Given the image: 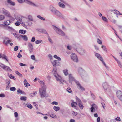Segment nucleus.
<instances>
[{
	"mask_svg": "<svg viewBox=\"0 0 122 122\" xmlns=\"http://www.w3.org/2000/svg\"><path fill=\"white\" fill-rule=\"evenodd\" d=\"M41 82V88L39 89V92L41 97L42 98L46 96V86L43 82L42 81Z\"/></svg>",
	"mask_w": 122,
	"mask_h": 122,
	"instance_id": "nucleus-1",
	"label": "nucleus"
},
{
	"mask_svg": "<svg viewBox=\"0 0 122 122\" xmlns=\"http://www.w3.org/2000/svg\"><path fill=\"white\" fill-rule=\"evenodd\" d=\"M76 102L78 103V105L80 108L81 109H83L84 108V106L82 105V103L81 101L77 97L76 98Z\"/></svg>",
	"mask_w": 122,
	"mask_h": 122,
	"instance_id": "nucleus-2",
	"label": "nucleus"
},
{
	"mask_svg": "<svg viewBox=\"0 0 122 122\" xmlns=\"http://www.w3.org/2000/svg\"><path fill=\"white\" fill-rule=\"evenodd\" d=\"M54 29L56 32L62 36L65 35V34L61 30L58 28L57 27L54 26Z\"/></svg>",
	"mask_w": 122,
	"mask_h": 122,
	"instance_id": "nucleus-3",
	"label": "nucleus"
},
{
	"mask_svg": "<svg viewBox=\"0 0 122 122\" xmlns=\"http://www.w3.org/2000/svg\"><path fill=\"white\" fill-rule=\"evenodd\" d=\"M95 56L98 59H100V61L102 62L104 65L106 66V65L105 62L103 61V60L102 57H101V56L99 54L97 53H96L95 54Z\"/></svg>",
	"mask_w": 122,
	"mask_h": 122,
	"instance_id": "nucleus-4",
	"label": "nucleus"
},
{
	"mask_svg": "<svg viewBox=\"0 0 122 122\" xmlns=\"http://www.w3.org/2000/svg\"><path fill=\"white\" fill-rule=\"evenodd\" d=\"M71 59L74 61L77 62L78 61V59L77 56L75 54H71Z\"/></svg>",
	"mask_w": 122,
	"mask_h": 122,
	"instance_id": "nucleus-5",
	"label": "nucleus"
},
{
	"mask_svg": "<svg viewBox=\"0 0 122 122\" xmlns=\"http://www.w3.org/2000/svg\"><path fill=\"white\" fill-rule=\"evenodd\" d=\"M54 76L56 78L57 80L58 81L60 82V83H62V82H64V81L62 78L61 77L58 75L57 76L55 75Z\"/></svg>",
	"mask_w": 122,
	"mask_h": 122,
	"instance_id": "nucleus-6",
	"label": "nucleus"
},
{
	"mask_svg": "<svg viewBox=\"0 0 122 122\" xmlns=\"http://www.w3.org/2000/svg\"><path fill=\"white\" fill-rule=\"evenodd\" d=\"M75 83L77 85L78 87H79V88L80 90L81 91H83L85 90L84 88L81 86L78 81H76Z\"/></svg>",
	"mask_w": 122,
	"mask_h": 122,
	"instance_id": "nucleus-7",
	"label": "nucleus"
},
{
	"mask_svg": "<svg viewBox=\"0 0 122 122\" xmlns=\"http://www.w3.org/2000/svg\"><path fill=\"white\" fill-rule=\"evenodd\" d=\"M53 8V10H51V11L53 12L54 14H55L56 15L60 16H61V14L59 11L57 10L54 9V8Z\"/></svg>",
	"mask_w": 122,
	"mask_h": 122,
	"instance_id": "nucleus-8",
	"label": "nucleus"
},
{
	"mask_svg": "<svg viewBox=\"0 0 122 122\" xmlns=\"http://www.w3.org/2000/svg\"><path fill=\"white\" fill-rule=\"evenodd\" d=\"M76 51L81 55H83L85 53V51L83 49L79 48L77 49Z\"/></svg>",
	"mask_w": 122,
	"mask_h": 122,
	"instance_id": "nucleus-9",
	"label": "nucleus"
},
{
	"mask_svg": "<svg viewBox=\"0 0 122 122\" xmlns=\"http://www.w3.org/2000/svg\"><path fill=\"white\" fill-rule=\"evenodd\" d=\"M69 79L70 83H71V81H74L75 82V81H76L73 77L71 74H70L69 75Z\"/></svg>",
	"mask_w": 122,
	"mask_h": 122,
	"instance_id": "nucleus-10",
	"label": "nucleus"
},
{
	"mask_svg": "<svg viewBox=\"0 0 122 122\" xmlns=\"http://www.w3.org/2000/svg\"><path fill=\"white\" fill-rule=\"evenodd\" d=\"M3 12L4 14L7 16L10 17H11L10 13L5 10L4 9L3 10Z\"/></svg>",
	"mask_w": 122,
	"mask_h": 122,
	"instance_id": "nucleus-11",
	"label": "nucleus"
},
{
	"mask_svg": "<svg viewBox=\"0 0 122 122\" xmlns=\"http://www.w3.org/2000/svg\"><path fill=\"white\" fill-rule=\"evenodd\" d=\"M96 107L97 106L94 104H93L92 105L91 107L90 108L91 111L92 112H95V108H96Z\"/></svg>",
	"mask_w": 122,
	"mask_h": 122,
	"instance_id": "nucleus-12",
	"label": "nucleus"
},
{
	"mask_svg": "<svg viewBox=\"0 0 122 122\" xmlns=\"http://www.w3.org/2000/svg\"><path fill=\"white\" fill-rule=\"evenodd\" d=\"M9 39L8 38H6L5 39L3 40V43L5 45H7L11 41L9 40Z\"/></svg>",
	"mask_w": 122,
	"mask_h": 122,
	"instance_id": "nucleus-13",
	"label": "nucleus"
},
{
	"mask_svg": "<svg viewBox=\"0 0 122 122\" xmlns=\"http://www.w3.org/2000/svg\"><path fill=\"white\" fill-rule=\"evenodd\" d=\"M29 49L30 52L32 51L33 49V46L31 43H29L28 44Z\"/></svg>",
	"mask_w": 122,
	"mask_h": 122,
	"instance_id": "nucleus-14",
	"label": "nucleus"
},
{
	"mask_svg": "<svg viewBox=\"0 0 122 122\" xmlns=\"http://www.w3.org/2000/svg\"><path fill=\"white\" fill-rule=\"evenodd\" d=\"M77 105V103L76 102H75L73 101L72 103H71V106L72 107L75 108V109L76 107V106Z\"/></svg>",
	"mask_w": 122,
	"mask_h": 122,
	"instance_id": "nucleus-15",
	"label": "nucleus"
},
{
	"mask_svg": "<svg viewBox=\"0 0 122 122\" xmlns=\"http://www.w3.org/2000/svg\"><path fill=\"white\" fill-rule=\"evenodd\" d=\"M117 95L119 98L122 96V94L121 92L120 91H118L117 92Z\"/></svg>",
	"mask_w": 122,
	"mask_h": 122,
	"instance_id": "nucleus-16",
	"label": "nucleus"
},
{
	"mask_svg": "<svg viewBox=\"0 0 122 122\" xmlns=\"http://www.w3.org/2000/svg\"><path fill=\"white\" fill-rule=\"evenodd\" d=\"M103 88L105 89H107L108 88V86L106 82L103 83L102 84Z\"/></svg>",
	"mask_w": 122,
	"mask_h": 122,
	"instance_id": "nucleus-17",
	"label": "nucleus"
},
{
	"mask_svg": "<svg viewBox=\"0 0 122 122\" xmlns=\"http://www.w3.org/2000/svg\"><path fill=\"white\" fill-rule=\"evenodd\" d=\"M20 36L22 38L23 40L25 41H26L28 40L27 37L26 35H20Z\"/></svg>",
	"mask_w": 122,
	"mask_h": 122,
	"instance_id": "nucleus-18",
	"label": "nucleus"
},
{
	"mask_svg": "<svg viewBox=\"0 0 122 122\" xmlns=\"http://www.w3.org/2000/svg\"><path fill=\"white\" fill-rule=\"evenodd\" d=\"M24 83L25 86L26 87H28L30 86V84L27 82L26 79L24 80Z\"/></svg>",
	"mask_w": 122,
	"mask_h": 122,
	"instance_id": "nucleus-19",
	"label": "nucleus"
},
{
	"mask_svg": "<svg viewBox=\"0 0 122 122\" xmlns=\"http://www.w3.org/2000/svg\"><path fill=\"white\" fill-rule=\"evenodd\" d=\"M7 2L8 3L14 6L15 5V3L12 2L11 0H8Z\"/></svg>",
	"mask_w": 122,
	"mask_h": 122,
	"instance_id": "nucleus-20",
	"label": "nucleus"
},
{
	"mask_svg": "<svg viewBox=\"0 0 122 122\" xmlns=\"http://www.w3.org/2000/svg\"><path fill=\"white\" fill-rule=\"evenodd\" d=\"M17 92H18V94H25V92L22 90H21L20 89H18Z\"/></svg>",
	"mask_w": 122,
	"mask_h": 122,
	"instance_id": "nucleus-21",
	"label": "nucleus"
},
{
	"mask_svg": "<svg viewBox=\"0 0 122 122\" xmlns=\"http://www.w3.org/2000/svg\"><path fill=\"white\" fill-rule=\"evenodd\" d=\"M3 69L5 70H7L9 71H11V70L10 69V67L5 65V66Z\"/></svg>",
	"mask_w": 122,
	"mask_h": 122,
	"instance_id": "nucleus-22",
	"label": "nucleus"
},
{
	"mask_svg": "<svg viewBox=\"0 0 122 122\" xmlns=\"http://www.w3.org/2000/svg\"><path fill=\"white\" fill-rule=\"evenodd\" d=\"M10 23V20H7L5 21L4 24L5 25H9Z\"/></svg>",
	"mask_w": 122,
	"mask_h": 122,
	"instance_id": "nucleus-23",
	"label": "nucleus"
},
{
	"mask_svg": "<svg viewBox=\"0 0 122 122\" xmlns=\"http://www.w3.org/2000/svg\"><path fill=\"white\" fill-rule=\"evenodd\" d=\"M58 61L57 60H55L52 63V64L54 67L56 66V65H58L57 63Z\"/></svg>",
	"mask_w": 122,
	"mask_h": 122,
	"instance_id": "nucleus-24",
	"label": "nucleus"
},
{
	"mask_svg": "<svg viewBox=\"0 0 122 122\" xmlns=\"http://www.w3.org/2000/svg\"><path fill=\"white\" fill-rule=\"evenodd\" d=\"M26 32V31L24 30H20L19 31L20 33L23 34H25Z\"/></svg>",
	"mask_w": 122,
	"mask_h": 122,
	"instance_id": "nucleus-25",
	"label": "nucleus"
},
{
	"mask_svg": "<svg viewBox=\"0 0 122 122\" xmlns=\"http://www.w3.org/2000/svg\"><path fill=\"white\" fill-rule=\"evenodd\" d=\"M59 6L61 7L64 8L65 7V5L64 4L61 2H59L58 4Z\"/></svg>",
	"mask_w": 122,
	"mask_h": 122,
	"instance_id": "nucleus-26",
	"label": "nucleus"
},
{
	"mask_svg": "<svg viewBox=\"0 0 122 122\" xmlns=\"http://www.w3.org/2000/svg\"><path fill=\"white\" fill-rule=\"evenodd\" d=\"M53 109L56 111H57L59 110L60 108L59 107L54 106V107Z\"/></svg>",
	"mask_w": 122,
	"mask_h": 122,
	"instance_id": "nucleus-27",
	"label": "nucleus"
},
{
	"mask_svg": "<svg viewBox=\"0 0 122 122\" xmlns=\"http://www.w3.org/2000/svg\"><path fill=\"white\" fill-rule=\"evenodd\" d=\"M68 70L67 69H65L63 71V72L64 74L66 76L67 75L68 73Z\"/></svg>",
	"mask_w": 122,
	"mask_h": 122,
	"instance_id": "nucleus-28",
	"label": "nucleus"
},
{
	"mask_svg": "<svg viewBox=\"0 0 122 122\" xmlns=\"http://www.w3.org/2000/svg\"><path fill=\"white\" fill-rule=\"evenodd\" d=\"M50 116L51 117L53 118H56V115H55L54 114H51L50 115Z\"/></svg>",
	"mask_w": 122,
	"mask_h": 122,
	"instance_id": "nucleus-29",
	"label": "nucleus"
},
{
	"mask_svg": "<svg viewBox=\"0 0 122 122\" xmlns=\"http://www.w3.org/2000/svg\"><path fill=\"white\" fill-rule=\"evenodd\" d=\"M27 97H26L22 96L20 97V99L21 100H23L24 101H25L26 100Z\"/></svg>",
	"mask_w": 122,
	"mask_h": 122,
	"instance_id": "nucleus-30",
	"label": "nucleus"
},
{
	"mask_svg": "<svg viewBox=\"0 0 122 122\" xmlns=\"http://www.w3.org/2000/svg\"><path fill=\"white\" fill-rule=\"evenodd\" d=\"M53 57L54 58H55L56 59H57L59 61H61V59L59 57L57 56L56 55H54V56Z\"/></svg>",
	"mask_w": 122,
	"mask_h": 122,
	"instance_id": "nucleus-31",
	"label": "nucleus"
},
{
	"mask_svg": "<svg viewBox=\"0 0 122 122\" xmlns=\"http://www.w3.org/2000/svg\"><path fill=\"white\" fill-rule=\"evenodd\" d=\"M37 92H33V93H31L30 94V96L31 97H33L36 95L37 93Z\"/></svg>",
	"mask_w": 122,
	"mask_h": 122,
	"instance_id": "nucleus-32",
	"label": "nucleus"
},
{
	"mask_svg": "<svg viewBox=\"0 0 122 122\" xmlns=\"http://www.w3.org/2000/svg\"><path fill=\"white\" fill-rule=\"evenodd\" d=\"M42 41L41 40H38L36 41H35V43L36 44H38L42 42Z\"/></svg>",
	"mask_w": 122,
	"mask_h": 122,
	"instance_id": "nucleus-33",
	"label": "nucleus"
},
{
	"mask_svg": "<svg viewBox=\"0 0 122 122\" xmlns=\"http://www.w3.org/2000/svg\"><path fill=\"white\" fill-rule=\"evenodd\" d=\"M14 35L15 36V37L17 38H19L20 36L19 35L16 34V33H13Z\"/></svg>",
	"mask_w": 122,
	"mask_h": 122,
	"instance_id": "nucleus-34",
	"label": "nucleus"
},
{
	"mask_svg": "<svg viewBox=\"0 0 122 122\" xmlns=\"http://www.w3.org/2000/svg\"><path fill=\"white\" fill-rule=\"evenodd\" d=\"M1 57L2 58H4V59H6V61H7L8 62V61L7 59V57L5 55H4L2 56H1Z\"/></svg>",
	"mask_w": 122,
	"mask_h": 122,
	"instance_id": "nucleus-35",
	"label": "nucleus"
},
{
	"mask_svg": "<svg viewBox=\"0 0 122 122\" xmlns=\"http://www.w3.org/2000/svg\"><path fill=\"white\" fill-rule=\"evenodd\" d=\"M117 11H118L116 10H112V12H113L115 14H116L117 15L118 13Z\"/></svg>",
	"mask_w": 122,
	"mask_h": 122,
	"instance_id": "nucleus-36",
	"label": "nucleus"
},
{
	"mask_svg": "<svg viewBox=\"0 0 122 122\" xmlns=\"http://www.w3.org/2000/svg\"><path fill=\"white\" fill-rule=\"evenodd\" d=\"M28 3L30 5H31L34 6H36V5H35L34 3H33L32 2L28 1Z\"/></svg>",
	"mask_w": 122,
	"mask_h": 122,
	"instance_id": "nucleus-37",
	"label": "nucleus"
},
{
	"mask_svg": "<svg viewBox=\"0 0 122 122\" xmlns=\"http://www.w3.org/2000/svg\"><path fill=\"white\" fill-rule=\"evenodd\" d=\"M27 107H28L30 109H31L32 108V106L30 104H28L27 105Z\"/></svg>",
	"mask_w": 122,
	"mask_h": 122,
	"instance_id": "nucleus-38",
	"label": "nucleus"
},
{
	"mask_svg": "<svg viewBox=\"0 0 122 122\" xmlns=\"http://www.w3.org/2000/svg\"><path fill=\"white\" fill-rule=\"evenodd\" d=\"M18 21H19L20 22V23H21V22H22V19L21 18H20V17H18L16 19Z\"/></svg>",
	"mask_w": 122,
	"mask_h": 122,
	"instance_id": "nucleus-39",
	"label": "nucleus"
},
{
	"mask_svg": "<svg viewBox=\"0 0 122 122\" xmlns=\"http://www.w3.org/2000/svg\"><path fill=\"white\" fill-rule=\"evenodd\" d=\"M37 17L38 18L40 19H41V20H45V19L44 18L42 17H41L40 15H38L37 16Z\"/></svg>",
	"mask_w": 122,
	"mask_h": 122,
	"instance_id": "nucleus-40",
	"label": "nucleus"
},
{
	"mask_svg": "<svg viewBox=\"0 0 122 122\" xmlns=\"http://www.w3.org/2000/svg\"><path fill=\"white\" fill-rule=\"evenodd\" d=\"M102 18L104 21L106 22H107L108 20L106 17L104 16H102Z\"/></svg>",
	"mask_w": 122,
	"mask_h": 122,
	"instance_id": "nucleus-41",
	"label": "nucleus"
},
{
	"mask_svg": "<svg viewBox=\"0 0 122 122\" xmlns=\"http://www.w3.org/2000/svg\"><path fill=\"white\" fill-rule=\"evenodd\" d=\"M53 72L54 73H56V66L54 67L53 70Z\"/></svg>",
	"mask_w": 122,
	"mask_h": 122,
	"instance_id": "nucleus-42",
	"label": "nucleus"
},
{
	"mask_svg": "<svg viewBox=\"0 0 122 122\" xmlns=\"http://www.w3.org/2000/svg\"><path fill=\"white\" fill-rule=\"evenodd\" d=\"M67 91L69 93H71L72 92V91L71 89L70 88H68L67 89Z\"/></svg>",
	"mask_w": 122,
	"mask_h": 122,
	"instance_id": "nucleus-43",
	"label": "nucleus"
},
{
	"mask_svg": "<svg viewBox=\"0 0 122 122\" xmlns=\"http://www.w3.org/2000/svg\"><path fill=\"white\" fill-rule=\"evenodd\" d=\"M10 90L12 91H14L16 90L15 88L14 87H10Z\"/></svg>",
	"mask_w": 122,
	"mask_h": 122,
	"instance_id": "nucleus-44",
	"label": "nucleus"
},
{
	"mask_svg": "<svg viewBox=\"0 0 122 122\" xmlns=\"http://www.w3.org/2000/svg\"><path fill=\"white\" fill-rule=\"evenodd\" d=\"M28 19L32 21L33 19L32 16L31 15H29L28 17Z\"/></svg>",
	"mask_w": 122,
	"mask_h": 122,
	"instance_id": "nucleus-45",
	"label": "nucleus"
},
{
	"mask_svg": "<svg viewBox=\"0 0 122 122\" xmlns=\"http://www.w3.org/2000/svg\"><path fill=\"white\" fill-rule=\"evenodd\" d=\"M97 43L99 44H102L101 41L98 38L97 39Z\"/></svg>",
	"mask_w": 122,
	"mask_h": 122,
	"instance_id": "nucleus-46",
	"label": "nucleus"
},
{
	"mask_svg": "<svg viewBox=\"0 0 122 122\" xmlns=\"http://www.w3.org/2000/svg\"><path fill=\"white\" fill-rule=\"evenodd\" d=\"M4 18V17L3 15H0V20H3Z\"/></svg>",
	"mask_w": 122,
	"mask_h": 122,
	"instance_id": "nucleus-47",
	"label": "nucleus"
},
{
	"mask_svg": "<svg viewBox=\"0 0 122 122\" xmlns=\"http://www.w3.org/2000/svg\"><path fill=\"white\" fill-rule=\"evenodd\" d=\"M10 77L14 80H15L16 79L15 78L12 74H10Z\"/></svg>",
	"mask_w": 122,
	"mask_h": 122,
	"instance_id": "nucleus-48",
	"label": "nucleus"
},
{
	"mask_svg": "<svg viewBox=\"0 0 122 122\" xmlns=\"http://www.w3.org/2000/svg\"><path fill=\"white\" fill-rule=\"evenodd\" d=\"M16 73L19 76H20V77H22V75L19 73L18 71H15Z\"/></svg>",
	"mask_w": 122,
	"mask_h": 122,
	"instance_id": "nucleus-49",
	"label": "nucleus"
},
{
	"mask_svg": "<svg viewBox=\"0 0 122 122\" xmlns=\"http://www.w3.org/2000/svg\"><path fill=\"white\" fill-rule=\"evenodd\" d=\"M117 63L118 64L119 66L121 67L122 68V65L120 62V61H117Z\"/></svg>",
	"mask_w": 122,
	"mask_h": 122,
	"instance_id": "nucleus-50",
	"label": "nucleus"
},
{
	"mask_svg": "<svg viewBox=\"0 0 122 122\" xmlns=\"http://www.w3.org/2000/svg\"><path fill=\"white\" fill-rule=\"evenodd\" d=\"M15 25L16 26H18L20 25V22L19 21H17L15 23Z\"/></svg>",
	"mask_w": 122,
	"mask_h": 122,
	"instance_id": "nucleus-51",
	"label": "nucleus"
},
{
	"mask_svg": "<svg viewBox=\"0 0 122 122\" xmlns=\"http://www.w3.org/2000/svg\"><path fill=\"white\" fill-rule=\"evenodd\" d=\"M72 114L74 116H76L77 115V112L73 111L72 112Z\"/></svg>",
	"mask_w": 122,
	"mask_h": 122,
	"instance_id": "nucleus-52",
	"label": "nucleus"
},
{
	"mask_svg": "<svg viewBox=\"0 0 122 122\" xmlns=\"http://www.w3.org/2000/svg\"><path fill=\"white\" fill-rule=\"evenodd\" d=\"M31 59L33 60H35V56L34 55H32L31 56Z\"/></svg>",
	"mask_w": 122,
	"mask_h": 122,
	"instance_id": "nucleus-53",
	"label": "nucleus"
},
{
	"mask_svg": "<svg viewBox=\"0 0 122 122\" xmlns=\"http://www.w3.org/2000/svg\"><path fill=\"white\" fill-rule=\"evenodd\" d=\"M5 65L1 63L0 64V66L3 69H4Z\"/></svg>",
	"mask_w": 122,
	"mask_h": 122,
	"instance_id": "nucleus-54",
	"label": "nucleus"
},
{
	"mask_svg": "<svg viewBox=\"0 0 122 122\" xmlns=\"http://www.w3.org/2000/svg\"><path fill=\"white\" fill-rule=\"evenodd\" d=\"M102 105V106L103 108L105 109V104L104 102H102L101 103Z\"/></svg>",
	"mask_w": 122,
	"mask_h": 122,
	"instance_id": "nucleus-55",
	"label": "nucleus"
},
{
	"mask_svg": "<svg viewBox=\"0 0 122 122\" xmlns=\"http://www.w3.org/2000/svg\"><path fill=\"white\" fill-rule=\"evenodd\" d=\"M14 115H15V117H18V113L16 112H15Z\"/></svg>",
	"mask_w": 122,
	"mask_h": 122,
	"instance_id": "nucleus-56",
	"label": "nucleus"
},
{
	"mask_svg": "<svg viewBox=\"0 0 122 122\" xmlns=\"http://www.w3.org/2000/svg\"><path fill=\"white\" fill-rule=\"evenodd\" d=\"M35 38L34 37H33L31 41L32 42H34L35 41Z\"/></svg>",
	"mask_w": 122,
	"mask_h": 122,
	"instance_id": "nucleus-57",
	"label": "nucleus"
},
{
	"mask_svg": "<svg viewBox=\"0 0 122 122\" xmlns=\"http://www.w3.org/2000/svg\"><path fill=\"white\" fill-rule=\"evenodd\" d=\"M52 104H55V105H57L58 104V103L55 101L53 102L52 103Z\"/></svg>",
	"mask_w": 122,
	"mask_h": 122,
	"instance_id": "nucleus-58",
	"label": "nucleus"
},
{
	"mask_svg": "<svg viewBox=\"0 0 122 122\" xmlns=\"http://www.w3.org/2000/svg\"><path fill=\"white\" fill-rule=\"evenodd\" d=\"M22 55L20 54V53H18V55H17V57L18 58H20L22 57Z\"/></svg>",
	"mask_w": 122,
	"mask_h": 122,
	"instance_id": "nucleus-59",
	"label": "nucleus"
},
{
	"mask_svg": "<svg viewBox=\"0 0 122 122\" xmlns=\"http://www.w3.org/2000/svg\"><path fill=\"white\" fill-rule=\"evenodd\" d=\"M116 120L118 121H120L121 120L120 119L119 117H117L115 119Z\"/></svg>",
	"mask_w": 122,
	"mask_h": 122,
	"instance_id": "nucleus-60",
	"label": "nucleus"
},
{
	"mask_svg": "<svg viewBox=\"0 0 122 122\" xmlns=\"http://www.w3.org/2000/svg\"><path fill=\"white\" fill-rule=\"evenodd\" d=\"M18 46H16L14 48V50L15 51H17L18 49Z\"/></svg>",
	"mask_w": 122,
	"mask_h": 122,
	"instance_id": "nucleus-61",
	"label": "nucleus"
},
{
	"mask_svg": "<svg viewBox=\"0 0 122 122\" xmlns=\"http://www.w3.org/2000/svg\"><path fill=\"white\" fill-rule=\"evenodd\" d=\"M5 96V95L4 94H0V97H4Z\"/></svg>",
	"mask_w": 122,
	"mask_h": 122,
	"instance_id": "nucleus-62",
	"label": "nucleus"
},
{
	"mask_svg": "<svg viewBox=\"0 0 122 122\" xmlns=\"http://www.w3.org/2000/svg\"><path fill=\"white\" fill-rule=\"evenodd\" d=\"M70 122H75V121L73 119H71L70 120Z\"/></svg>",
	"mask_w": 122,
	"mask_h": 122,
	"instance_id": "nucleus-63",
	"label": "nucleus"
},
{
	"mask_svg": "<svg viewBox=\"0 0 122 122\" xmlns=\"http://www.w3.org/2000/svg\"><path fill=\"white\" fill-rule=\"evenodd\" d=\"M100 117H98L97 120V122H100Z\"/></svg>",
	"mask_w": 122,
	"mask_h": 122,
	"instance_id": "nucleus-64",
	"label": "nucleus"
}]
</instances>
